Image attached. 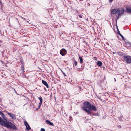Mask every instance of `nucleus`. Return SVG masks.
I'll return each instance as SVG.
<instances>
[{"label": "nucleus", "mask_w": 131, "mask_h": 131, "mask_svg": "<svg viewBox=\"0 0 131 131\" xmlns=\"http://www.w3.org/2000/svg\"><path fill=\"white\" fill-rule=\"evenodd\" d=\"M83 109L88 114L91 116L93 114L91 111L97 110L96 108L93 105H91L90 103L88 102H84L83 107H82Z\"/></svg>", "instance_id": "f257e3e1"}, {"label": "nucleus", "mask_w": 131, "mask_h": 131, "mask_svg": "<svg viewBox=\"0 0 131 131\" xmlns=\"http://www.w3.org/2000/svg\"><path fill=\"white\" fill-rule=\"evenodd\" d=\"M124 59L127 63H131V57L129 56H124Z\"/></svg>", "instance_id": "f03ea898"}, {"label": "nucleus", "mask_w": 131, "mask_h": 131, "mask_svg": "<svg viewBox=\"0 0 131 131\" xmlns=\"http://www.w3.org/2000/svg\"><path fill=\"white\" fill-rule=\"evenodd\" d=\"M124 10L123 8H121V10L118 13V15L117 17V18L116 19V21H117V20L120 17V16H121L123 15H124Z\"/></svg>", "instance_id": "7ed1b4c3"}, {"label": "nucleus", "mask_w": 131, "mask_h": 131, "mask_svg": "<svg viewBox=\"0 0 131 131\" xmlns=\"http://www.w3.org/2000/svg\"><path fill=\"white\" fill-rule=\"evenodd\" d=\"M121 10V8H117L116 9H112L111 10V13L113 14H115L117 13H118Z\"/></svg>", "instance_id": "20e7f679"}, {"label": "nucleus", "mask_w": 131, "mask_h": 131, "mask_svg": "<svg viewBox=\"0 0 131 131\" xmlns=\"http://www.w3.org/2000/svg\"><path fill=\"white\" fill-rule=\"evenodd\" d=\"M60 53L62 56H64L66 54V50L65 49L63 48L60 50Z\"/></svg>", "instance_id": "39448f33"}, {"label": "nucleus", "mask_w": 131, "mask_h": 131, "mask_svg": "<svg viewBox=\"0 0 131 131\" xmlns=\"http://www.w3.org/2000/svg\"><path fill=\"white\" fill-rule=\"evenodd\" d=\"M24 123L26 127V130H29L31 129V128L28 124V123L26 121L24 122Z\"/></svg>", "instance_id": "423d86ee"}, {"label": "nucleus", "mask_w": 131, "mask_h": 131, "mask_svg": "<svg viewBox=\"0 0 131 131\" xmlns=\"http://www.w3.org/2000/svg\"><path fill=\"white\" fill-rule=\"evenodd\" d=\"M38 98L40 101V102L38 105V108H39L40 107L43 102V99L42 98L41 96H40V97Z\"/></svg>", "instance_id": "0eeeda50"}, {"label": "nucleus", "mask_w": 131, "mask_h": 131, "mask_svg": "<svg viewBox=\"0 0 131 131\" xmlns=\"http://www.w3.org/2000/svg\"><path fill=\"white\" fill-rule=\"evenodd\" d=\"M126 9L127 11V12L129 14H131V7H126Z\"/></svg>", "instance_id": "6e6552de"}, {"label": "nucleus", "mask_w": 131, "mask_h": 131, "mask_svg": "<svg viewBox=\"0 0 131 131\" xmlns=\"http://www.w3.org/2000/svg\"><path fill=\"white\" fill-rule=\"evenodd\" d=\"M46 122L47 124H49L51 126H54V124L52 123L50 121L48 120H47L46 121Z\"/></svg>", "instance_id": "1a4fd4ad"}, {"label": "nucleus", "mask_w": 131, "mask_h": 131, "mask_svg": "<svg viewBox=\"0 0 131 131\" xmlns=\"http://www.w3.org/2000/svg\"><path fill=\"white\" fill-rule=\"evenodd\" d=\"M7 113L10 116L12 119H15V116L13 114L9 113Z\"/></svg>", "instance_id": "9d476101"}, {"label": "nucleus", "mask_w": 131, "mask_h": 131, "mask_svg": "<svg viewBox=\"0 0 131 131\" xmlns=\"http://www.w3.org/2000/svg\"><path fill=\"white\" fill-rule=\"evenodd\" d=\"M42 83L44 85H45L47 88H48L49 86L47 83L45 81L42 80Z\"/></svg>", "instance_id": "9b49d317"}, {"label": "nucleus", "mask_w": 131, "mask_h": 131, "mask_svg": "<svg viewBox=\"0 0 131 131\" xmlns=\"http://www.w3.org/2000/svg\"><path fill=\"white\" fill-rule=\"evenodd\" d=\"M10 125H11V128H12L14 129H16L17 128L12 123H10Z\"/></svg>", "instance_id": "f8f14e48"}, {"label": "nucleus", "mask_w": 131, "mask_h": 131, "mask_svg": "<svg viewBox=\"0 0 131 131\" xmlns=\"http://www.w3.org/2000/svg\"><path fill=\"white\" fill-rule=\"evenodd\" d=\"M97 65L98 66H101L102 65V63L100 61H98L97 62Z\"/></svg>", "instance_id": "ddd939ff"}, {"label": "nucleus", "mask_w": 131, "mask_h": 131, "mask_svg": "<svg viewBox=\"0 0 131 131\" xmlns=\"http://www.w3.org/2000/svg\"><path fill=\"white\" fill-rule=\"evenodd\" d=\"M79 59H80V62L81 63H83V59L82 57L81 56H79Z\"/></svg>", "instance_id": "4468645a"}, {"label": "nucleus", "mask_w": 131, "mask_h": 131, "mask_svg": "<svg viewBox=\"0 0 131 131\" xmlns=\"http://www.w3.org/2000/svg\"><path fill=\"white\" fill-rule=\"evenodd\" d=\"M0 115L3 118H4L5 117V116L4 114L1 111H0Z\"/></svg>", "instance_id": "2eb2a0df"}, {"label": "nucleus", "mask_w": 131, "mask_h": 131, "mask_svg": "<svg viewBox=\"0 0 131 131\" xmlns=\"http://www.w3.org/2000/svg\"><path fill=\"white\" fill-rule=\"evenodd\" d=\"M77 62L76 61H75L74 62V65H75V66H76L77 65Z\"/></svg>", "instance_id": "dca6fc26"}, {"label": "nucleus", "mask_w": 131, "mask_h": 131, "mask_svg": "<svg viewBox=\"0 0 131 131\" xmlns=\"http://www.w3.org/2000/svg\"><path fill=\"white\" fill-rule=\"evenodd\" d=\"M3 45V42L2 41L0 40V46Z\"/></svg>", "instance_id": "f3484780"}, {"label": "nucleus", "mask_w": 131, "mask_h": 131, "mask_svg": "<svg viewBox=\"0 0 131 131\" xmlns=\"http://www.w3.org/2000/svg\"><path fill=\"white\" fill-rule=\"evenodd\" d=\"M40 131H45V129L44 128H41Z\"/></svg>", "instance_id": "a211bd4d"}, {"label": "nucleus", "mask_w": 131, "mask_h": 131, "mask_svg": "<svg viewBox=\"0 0 131 131\" xmlns=\"http://www.w3.org/2000/svg\"><path fill=\"white\" fill-rule=\"evenodd\" d=\"M78 16L79 18H82V17L80 15H78Z\"/></svg>", "instance_id": "6ab92c4d"}, {"label": "nucleus", "mask_w": 131, "mask_h": 131, "mask_svg": "<svg viewBox=\"0 0 131 131\" xmlns=\"http://www.w3.org/2000/svg\"><path fill=\"white\" fill-rule=\"evenodd\" d=\"M120 35L123 39L124 38L122 34H121V35Z\"/></svg>", "instance_id": "aec40b11"}, {"label": "nucleus", "mask_w": 131, "mask_h": 131, "mask_svg": "<svg viewBox=\"0 0 131 131\" xmlns=\"http://www.w3.org/2000/svg\"><path fill=\"white\" fill-rule=\"evenodd\" d=\"M118 33L119 35H121V34L120 32V31L118 30Z\"/></svg>", "instance_id": "412c9836"}, {"label": "nucleus", "mask_w": 131, "mask_h": 131, "mask_svg": "<svg viewBox=\"0 0 131 131\" xmlns=\"http://www.w3.org/2000/svg\"><path fill=\"white\" fill-rule=\"evenodd\" d=\"M98 99H99L101 101H102V99L100 97H98Z\"/></svg>", "instance_id": "4be33fe9"}, {"label": "nucleus", "mask_w": 131, "mask_h": 131, "mask_svg": "<svg viewBox=\"0 0 131 131\" xmlns=\"http://www.w3.org/2000/svg\"><path fill=\"white\" fill-rule=\"evenodd\" d=\"M63 73L64 75L65 76H66V74L64 73V72H63Z\"/></svg>", "instance_id": "5701e85b"}, {"label": "nucleus", "mask_w": 131, "mask_h": 131, "mask_svg": "<svg viewBox=\"0 0 131 131\" xmlns=\"http://www.w3.org/2000/svg\"><path fill=\"white\" fill-rule=\"evenodd\" d=\"M126 43H130L129 42H126Z\"/></svg>", "instance_id": "b1692460"}, {"label": "nucleus", "mask_w": 131, "mask_h": 131, "mask_svg": "<svg viewBox=\"0 0 131 131\" xmlns=\"http://www.w3.org/2000/svg\"><path fill=\"white\" fill-rule=\"evenodd\" d=\"M112 0H109V1L110 2H111L112 1Z\"/></svg>", "instance_id": "393cba45"}, {"label": "nucleus", "mask_w": 131, "mask_h": 131, "mask_svg": "<svg viewBox=\"0 0 131 131\" xmlns=\"http://www.w3.org/2000/svg\"><path fill=\"white\" fill-rule=\"evenodd\" d=\"M23 18V19H25V18Z\"/></svg>", "instance_id": "a878e982"}, {"label": "nucleus", "mask_w": 131, "mask_h": 131, "mask_svg": "<svg viewBox=\"0 0 131 131\" xmlns=\"http://www.w3.org/2000/svg\"><path fill=\"white\" fill-rule=\"evenodd\" d=\"M115 81H116V79H115Z\"/></svg>", "instance_id": "bb28decb"}]
</instances>
